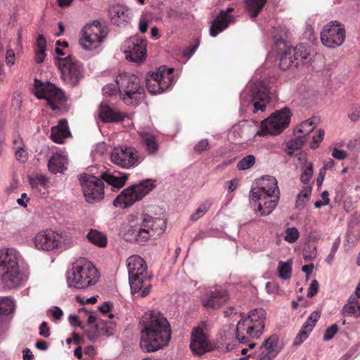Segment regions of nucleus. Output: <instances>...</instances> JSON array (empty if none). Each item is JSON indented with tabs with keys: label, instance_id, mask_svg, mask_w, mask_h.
Masks as SVG:
<instances>
[{
	"label": "nucleus",
	"instance_id": "1",
	"mask_svg": "<svg viewBox=\"0 0 360 360\" xmlns=\"http://www.w3.org/2000/svg\"><path fill=\"white\" fill-rule=\"evenodd\" d=\"M140 347L152 353L167 347L171 340V328L167 319L158 310L146 311L139 321Z\"/></svg>",
	"mask_w": 360,
	"mask_h": 360
},
{
	"label": "nucleus",
	"instance_id": "2",
	"mask_svg": "<svg viewBox=\"0 0 360 360\" xmlns=\"http://www.w3.org/2000/svg\"><path fill=\"white\" fill-rule=\"evenodd\" d=\"M266 311L262 308L251 310L248 315L243 316L238 322L236 328L225 332L223 335L226 350L230 352L235 347L233 342L245 343V333L253 338H258L264 332Z\"/></svg>",
	"mask_w": 360,
	"mask_h": 360
},
{
	"label": "nucleus",
	"instance_id": "3",
	"mask_svg": "<svg viewBox=\"0 0 360 360\" xmlns=\"http://www.w3.org/2000/svg\"><path fill=\"white\" fill-rule=\"evenodd\" d=\"M127 178V174L119 172H105L101 174L100 179L95 176L84 174L80 176L79 181L86 200L92 203L103 198L104 195L103 181L114 188H120L124 186Z\"/></svg>",
	"mask_w": 360,
	"mask_h": 360
},
{
	"label": "nucleus",
	"instance_id": "4",
	"mask_svg": "<svg viewBox=\"0 0 360 360\" xmlns=\"http://www.w3.org/2000/svg\"><path fill=\"white\" fill-rule=\"evenodd\" d=\"M29 274L22 271L18 264V252L13 248L0 250V281L7 288L13 289L24 285Z\"/></svg>",
	"mask_w": 360,
	"mask_h": 360
},
{
	"label": "nucleus",
	"instance_id": "5",
	"mask_svg": "<svg viewBox=\"0 0 360 360\" xmlns=\"http://www.w3.org/2000/svg\"><path fill=\"white\" fill-rule=\"evenodd\" d=\"M257 187L250 192L251 202H258L257 211L262 216L272 212L280 198L277 180L271 176H262L257 182Z\"/></svg>",
	"mask_w": 360,
	"mask_h": 360
},
{
	"label": "nucleus",
	"instance_id": "6",
	"mask_svg": "<svg viewBox=\"0 0 360 360\" xmlns=\"http://www.w3.org/2000/svg\"><path fill=\"white\" fill-rule=\"evenodd\" d=\"M100 278L96 267L89 261L80 259L74 262L67 273V283L70 288L85 290L95 285Z\"/></svg>",
	"mask_w": 360,
	"mask_h": 360
},
{
	"label": "nucleus",
	"instance_id": "7",
	"mask_svg": "<svg viewBox=\"0 0 360 360\" xmlns=\"http://www.w3.org/2000/svg\"><path fill=\"white\" fill-rule=\"evenodd\" d=\"M72 242L70 233L65 229L55 226L43 229L33 238V244L39 250L50 252Z\"/></svg>",
	"mask_w": 360,
	"mask_h": 360
},
{
	"label": "nucleus",
	"instance_id": "8",
	"mask_svg": "<svg viewBox=\"0 0 360 360\" xmlns=\"http://www.w3.org/2000/svg\"><path fill=\"white\" fill-rule=\"evenodd\" d=\"M56 65L60 70L61 79L70 87H75L84 77L83 64L72 55L56 58Z\"/></svg>",
	"mask_w": 360,
	"mask_h": 360
},
{
	"label": "nucleus",
	"instance_id": "9",
	"mask_svg": "<svg viewBox=\"0 0 360 360\" xmlns=\"http://www.w3.org/2000/svg\"><path fill=\"white\" fill-rule=\"evenodd\" d=\"M34 94L39 99L47 101L48 105L53 110H60L66 101L62 90L53 84L34 79Z\"/></svg>",
	"mask_w": 360,
	"mask_h": 360
},
{
	"label": "nucleus",
	"instance_id": "10",
	"mask_svg": "<svg viewBox=\"0 0 360 360\" xmlns=\"http://www.w3.org/2000/svg\"><path fill=\"white\" fill-rule=\"evenodd\" d=\"M107 34V29L102 27L99 21L95 20L82 29L79 44L85 50L95 49L101 44Z\"/></svg>",
	"mask_w": 360,
	"mask_h": 360
},
{
	"label": "nucleus",
	"instance_id": "11",
	"mask_svg": "<svg viewBox=\"0 0 360 360\" xmlns=\"http://www.w3.org/2000/svg\"><path fill=\"white\" fill-rule=\"evenodd\" d=\"M290 120V110L284 108L280 111L273 113L269 117L263 121L261 124V132H257V134L259 135L278 134L288 126Z\"/></svg>",
	"mask_w": 360,
	"mask_h": 360
},
{
	"label": "nucleus",
	"instance_id": "12",
	"mask_svg": "<svg viewBox=\"0 0 360 360\" xmlns=\"http://www.w3.org/2000/svg\"><path fill=\"white\" fill-rule=\"evenodd\" d=\"M174 68H167L165 65L160 66L157 72H153L150 78L146 79V84L151 94H160L168 89L172 84Z\"/></svg>",
	"mask_w": 360,
	"mask_h": 360
},
{
	"label": "nucleus",
	"instance_id": "13",
	"mask_svg": "<svg viewBox=\"0 0 360 360\" xmlns=\"http://www.w3.org/2000/svg\"><path fill=\"white\" fill-rule=\"evenodd\" d=\"M345 30L338 21H333L324 26L321 32V40L326 47L334 49L343 44Z\"/></svg>",
	"mask_w": 360,
	"mask_h": 360
},
{
	"label": "nucleus",
	"instance_id": "14",
	"mask_svg": "<svg viewBox=\"0 0 360 360\" xmlns=\"http://www.w3.org/2000/svg\"><path fill=\"white\" fill-rule=\"evenodd\" d=\"M152 274L148 273L145 260L136 255V297L148 296L152 288L150 280Z\"/></svg>",
	"mask_w": 360,
	"mask_h": 360
},
{
	"label": "nucleus",
	"instance_id": "15",
	"mask_svg": "<svg viewBox=\"0 0 360 360\" xmlns=\"http://www.w3.org/2000/svg\"><path fill=\"white\" fill-rule=\"evenodd\" d=\"M250 101L253 104V112L258 110L264 111L269 101L268 89L264 82H259L252 85L250 89Z\"/></svg>",
	"mask_w": 360,
	"mask_h": 360
},
{
	"label": "nucleus",
	"instance_id": "16",
	"mask_svg": "<svg viewBox=\"0 0 360 360\" xmlns=\"http://www.w3.org/2000/svg\"><path fill=\"white\" fill-rule=\"evenodd\" d=\"M135 76L124 72L116 79L119 91L122 94V100L127 105H131L135 98L134 90Z\"/></svg>",
	"mask_w": 360,
	"mask_h": 360
},
{
	"label": "nucleus",
	"instance_id": "17",
	"mask_svg": "<svg viewBox=\"0 0 360 360\" xmlns=\"http://www.w3.org/2000/svg\"><path fill=\"white\" fill-rule=\"evenodd\" d=\"M133 150L130 147H115L111 153V161L122 167H131L135 163Z\"/></svg>",
	"mask_w": 360,
	"mask_h": 360
},
{
	"label": "nucleus",
	"instance_id": "18",
	"mask_svg": "<svg viewBox=\"0 0 360 360\" xmlns=\"http://www.w3.org/2000/svg\"><path fill=\"white\" fill-rule=\"evenodd\" d=\"M190 347L192 352L197 355H202L210 349V345L207 337L200 327L193 329L191 333Z\"/></svg>",
	"mask_w": 360,
	"mask_h": 360
},
{
	"label": "nucleus",
	"instance_id": "19",
	"mask_svg": "<svg viewBox=\"0 0 360 360\" xmlns=\"http://www.w3.org/2000/svg\"><path fill=\"white\" fill-rule=\"evenodd\" d=\"M233 11V8H228L226 11H221L217 18L213 21L210 27V35L216 37L219 32L226 29L229 24L233 21V17L229 13Z\"/></svg>",
	"mask_w": 360,
	"mask_h": 360
},
{
	"label": "nucleus",
	"instance_id": "20",
	"mask_svg": "<svg viewBox=\"0 0 360 360\" xmlns=\"http://www.w3.org/2000/svg\"><path fill=\"white\" fill-rule=\"evenodd\" d=\"M109 15L112 24L117 26L124 25L129 20L128 8L120 4L113 5L109 9Z\"/></svg>",
	"mask_w": 360,
	"mask_h": 360
},
{
	"label": "nucleus",
	"instance_id": "21",
	"mask_svg": "<svg viewBox=\"0 0 360 360\" xmlns=\"http://www.w3.org/2000/svg\"><path fill=\"white\" fill-rule=\"evenodd\" d=\"M228 300L225 290H214L202 299V304L207 308H217L224 304Z\"/></svg>",
	"mask_w": 360,
	"mask_h": 360
},
{
	"label": "nucleus",
	"instance_id": "22",
	"mask_svg": "<svg viewBox=\"0 0 360 360\" xmlns=\"http://www.w3.org/2000/svg\"><path fill=\"white\" fill-rule=\"evenodd\" d=\"M135 202V184H132L125 188L114 200L113 205L115 207L127 208L131 207Z\"/></svg>",
	"mask_w": 360,
	"mask_h": 360
},
{
	"label": "nucleus",
	"instance_id": "23",
	"mask_svg": "<svg viewBox=\"0 0 360 360\" xmlns=\"http://www.w3.org/2000/svg\"><path fill=\"white\" fill-rule=\"evenodd\" d=\"M69 136L70 131L65 119L60 120L58 124L51 128L50 137L55 143H63L64 139Z\"/></svg>",
	"mask_w": 360,
	"mask_h": 360
},
{
	"label": "nucleus",
	"instance_id": "24",
	"mask_svg": "<svg viewBox=\"0 0 360 360\" xmlns=\"http://www.w3.org/2000/svg\"><path fill=\"white\" fill-rule=\"evenodd\" d=\"M300 50H301L300 48H292L291 46L286 48L280 58L279 66L281 69L285 70L291 67L294 60L298 59L297 55H298Z\"/></svg>",
	"mask_w": 360,
	"mask_h": 360
},
{
	"label": "nucleus",
	"instance_id": "25",
	"mask_svg": "<svg viewBox=\"0 0 360 360\" xmlns=\"http://www.w3.org/2000/svg\"><path fill=\"white\" fill-rule=\"evenodd\" d=\"M68 159L65 155L59 153L53 154L49 160L48 167L53 174L61 173L66 169Z\"/></svg>",
	"mask_w": 360,
	"mask_h": 360
},
{
	"label": "nucleus",
	"instance_id": "26",
	"mask_svg": "<svg viewBox=\"0 0 360 360\" xmlns=\"http://www.w3.org/2000/svg\"><path fill=\"white\" fill-rule=\"evenodd\" d=\"M297 160L302 170L300 176V181L303 184H308L314 174L313 163L311 162H309L306 155L303 153H300Z\"/></svg>",
	"mask_w": 360,
	"mask_h": 360
},
{
	"label": "nucleus",
	"instance_id": "27",
	"mask_svg": "<svg viewBox=\"0 0 360 360\" xmlns=\"http://www.w3.org/2000/svg\"><path fill=\"white\" fill-rule=\"evenodd\" d=\"M98 115L101 120L105 123L118 122L122 119L120 112H115L104 103L100 105Z\"/></svg>",
	"mask_w": 360,
	"mask_h": 360
},
{
	"label": "nucleus",
	"instance_id": "28",
	"mask_svg": "<svg viewBox=\"0 0 360 360\" xmlns=\"http://www.w3.org/2000/svg\"><path fill=\"white\" fill-rule=\"evenodd\" d=\"M13 145L16 160L22 163L27 162L28 152L22 139L20 136H15L13 141Z\"/></svg>",
	"mask_w": 360,
	"mask_h": 360
},
{
	"label": "nucleus",
	"instance_id": "29",
	"mask_svg": "<svg viewBox=\"0 0 360 360\" xmlns=\"http://www.w3.org/2000/svg\"><path fill=\"white\" fill-rule=\"evenodd\" d=\"M342 312L344 316H360V302L354 295L349 297L347 303L342 308Z\"/></svg>",
	"mask_w": 360,
	"mask_h": 360
},
{
	"label": "nucleus",
	"instance_id": "30",
	"mask_svg": "<svg viewBox=\"0 0 360 360\" xmlns=\"http://www.w3.org/2000/svg\"><path fill=\"white\" fill-rule=\"evenodd\" d=\"M249 126L245 122L235 125L229 134V138L233 141H240L248 138Z\"/></svg>",
	"mask_w": 360,
	"mask_h": 360
},
{
	"label": "nucleus",
	"instance_id": "31",
	"mask_svg": "<svg viewBox=\"0 0 360 360\" xmlns=\"http://www.w3.org/2000/svg\"><path fill=\"white\" fill-rule=\"evenodd\" d=\"M155 180L147 179L136 184V201L142 200L155 187Z\"/></svg>",
	"mask_w": 360,
	"mask_h": 360
},
{
	"label": "nucleus",
	"instance_id": "32",
	"mask_svg": "<svg viewBox=\"0 0 360 360\" xmlns=\"http://www.w3.org/2000/svg\"><path fill=\"white\" fill-rule=\"evenodd\" d=\"M114 333V328L112 323H108L103 321V324L98 327L94 332L88 330L87 338L92 342H94L99 336H111Z\"/></svg>",
	"mask_w": 360,
	"mask_h": 360
},
{
	"label": "nucleus",
	"instance_id": "33",
	"mask_svg": "<svg viewBox=\"0 0 360 360\" xmlns=\"http://www.w3.org/2000/svg\"><path fill=\"white\" fill-rule=\"evenodd\" d=\"M262 347L263 348L262 351L275 358L281 349L278 345V337L276 335H271L264 342Z\"/></svg>",
	"mask_w": 360,
	"mask_h": 360
},
{
	"label": "nucleus",
	"instance_id": "34",
	"mask_svg": "<svg viewBox=\"0 0 360 360\" xmlns=\"http://www.w3.org/2000/svg\"><path fill=\"white\" fill-rule=\"evenodd\" d=\"M86 238L90 243L98 247L105 248L107 245L106 236L96 229H91L87 233Z\"/></svg>",
	"mask_w": 360,
	"mask_h": 360
},
{
	"label": "nucleus",
	"instance_id": "35",
	"mask_svg": "<svg viewBox=\"0 0 360 360\" xmlns=\"http://www.w3.org/2000/svg\"><path fill=\"white\" fill-rule=\"evenodd\" d=\"M122 51L127 60L135 62V38L134 37L128 38L124 42L122 46Z\"/></svg>",
	"mask_w": 360,
	"mask_h": 360
},
{
	"label": "nucleus",
	"instance_id": "36",
	"mask_svg": "<svg viewBox=\"0 0 360 360\" xmlns=\"http://www.w3.org/2000/svg\"><path fill=\"white\" fill-rule=\"evenodd\" d=\"M142 141L146 146V150L150 154H153L157 152L158 145L153 135L148 132H139Z\"/></svg>",
	"mask_w": 360,
	"mask_h": 360
},
{
	"label": "nucleus",
	"instance_id": "37",
	"mask_svg": "<svg viewBox=\"0 0 360 360\" xmlns=\"http://www.w3.org/2000/svg\"><path fill=\"white\" fill-rule=\"evenodd\" d=\"M267 0H246L245 4L252 18L257 16Z\"/></svg>",
	"mask_w": 360,
	"mask_h": 360
},
{
	"label": "nucleus",
	"instance_id": "38",
	"mask_svg": "<svg viewBox=\"0 0 360 360\" xmlns=\"http://www.w3.org/2000/svg\"><path fill=\"white\" fill-rule=\"evenodd\" d=\"M147 58V41L136 38V65L143 63Z\"/></svg>",
	"mask_w": 360,
	"mask_h": 360
},
{
	"label": "nucleus",
	"instance_id": "39",
	"mask_svg": "<svg viewBox=\"0 0 360 360\" xmlns=\"http://www.w3.org/2000/svg\"><path fill=\"white\" fill-rule=\"evenodd\" d=\"M15 301L10 297H0V314H9L14 311Z\"/></svg>",
	"mask_w": 360,
	"mask_h": 360
},
{
	"label": "nucleus",
	"instance_id": "40",
	"mask_svg": "<svg viewBox=\"0 0 360 360\" xmlns=\"http://www.w3.org/2000/svg\"><path fill=\"white\" fill-rule=\"evenodd\" d=\"M307 139L301 135L297 136L294 139L290 140L287 143L286 152L288 155L292 156L294 151L302 148L303 144L305 143Z\"/></svg>",
	"mask_w": 360,
	"mask_h": 360
},
{
	"label": "nucleus",
	"instance_id": "41",
	"mask_svg": "<svg viewBox=\"0 0 360 360\" xmlns=\"http://www.w3.org/2000/svg\"><path fill=\"white\" fill-rule=\"evenodd\" d=\"M127 267L128 270V276H129V283L131 288V294L134 293V284L135 283V257L130 256L127 259Z\"/></svg>",
	"mask_w": 360,
	"mask_h": 360
},
{
	"label": "nucleus",
	"instance_id": "42",
	"mask_svg": "<svg viewBox=\"0 0 360 360\" xmlns=\"http://www.w3.org/2000/svg\"><path fill=\"white\" fill-rule=\"evenodd\" d=\"M311 193V188L309 186L304 187L298 194L296 200V207L299 210L304 208L305 203L309 200V195Z\"/></svg>",
	"mask_w": 360,
	"mask_h": 360
},
{
	"label": "nucleus",
	"instance_id": "43",
	"mask_svg": "<svg viewBox=\"0 0 360 360\" xmlns=\"http://www.w3.org/2000/svg\"><path fill=\"white\" fill-rule=\"evenodd\" d=\"M321 316V312L319 311H313L307 318V321L302 326V328L305 330L307 332L311 333L316 326L317 321Z\"/></svg>",
	"mask_w": 360,
	"mask_h": 360
},
{
	"label": "nucleus",
	"instance_id": "44",
	"mask_svg": "<svg viewBox=\"0 0 360 360\" xmlns=\"http://www.w3.org/2000/svg\"><path fill=\"white\" fill-rule=\"evenodd\" d=\"M103 321L101 319H97L93 313H90L87 318V325L85 326H81L84 329L86 335H87L88 330L91 331V328H97L98 327L102 326Z\"/></svg>",
	"mask_w": 360,
	"mask_h": 360
},
{
	"label": "nucleus",
	"instance_id": "45",
	"mask_svg": "<svg viewBox=\"0 0 360 360\" xmlns=\"http://www.w3.org/2000/svg\"><path fill=\"white\" fill-rule=\"evenodd\" d=\"M212 203L209 201H205L202 203L195 212L190 217L191 222H195L198 219L201 218L210 208Z\"/></svg>",
	"mask_w": 360,
	"mask_h": 360
},
{
	"label": "nucleus",
	"instance_id": "46",
	"mask_svg": "<svg viewBox=\"0 0 360 360\" xmlns=\"http://www.w3.org/2000/svg\"><path fill=\"white\" fill-rule=\"evenodd\" d=\"M314 129V123L313 120L309 119L302 124H300L297 127V132L302 134V136H304L307 139V136Z\"/></svg>",
	"mask_w": 360,
	"mask_h": 360
},
{
	"label": "nucleus",
	"instance_id": "47",
	"mask_svg": "<svg viewBox=\"0 0 360 360\" xmlns=\"http://www.w3.org/2000/svg\"><path fill=\"white\" fill-rule=\"evenodd\" d=\"M278 275L283 279H288L291 276L292 267L290 262H279L278 266Z\"/></svg>",
	"mask_w": 360,
	"mask_h": 360
},
{
	"label": "nucleus",
	"instance_id": "48",
	"mask_svg": "<svg viewBox=\"0 0 360 360\" xmlns=\"http://www.w3.org/2000/svg\"><path fill=\"white\" fill-rule=\"evenodd\" d=\"M30 183L32 188L39 189L41 187L46 188L49 183V179L44 175H38L31 178Z\"/></svg>",
	"mask_w": 360,
	"mask_h": 360
},
{
	"label": "nucleus",
	"instance_id": "49",
	"mask_svg": "<svg viewBox=\"0 0 360 360\" xmlns=\"http://www.w3.org/2000/svg\"><path fill=\"white\" fill-rule=\"evenodd\" d=\"M146 229H141L136 234V242L144 243L147 241L152 236L153 229L152 226H146Z\"/></svg>",
	"mask_w": 360,
	"mask_h": 360
},
{
	"label": "nucleus",
	"instance_id": "50",
	"mask_svg": "<svg viewBox=\"0 0 360 360\" xmlns=\"http://www.w3.org/2000/svg\"><path fill=\"white\" fill-rule=\"evenodd\" d=\"M255 157L252 155H250L240 160L238 162L237 167L240 170H245L252 167L255 164Z\"/></svg>",
	"mask_w": 360,
	"mask_h": 360
},
{
	"label": "nucleus",
	"instance_id": "51",
	"mask_svg": "<svg viewBox=\"0 0 360 360\" xmlns=\"http://www.w3.org/2000/svg\"><path fill=\"white\" fill-rule=\"evenodd\" d=\"M299 236V232L295 226L289 227L285 231L284 239L290 243H293L298 239Z\"/></svg>",
	"mask_w": 360,
	"mask_h": 360
},
{
	"label": "nucleus",
	"instance_id": "52",
	"mask_svg": "<svg viewBox=\"0 0 360 360\" xmlns=\"http://www.w3.org/2000/svg\"><path fill=\"white\" fill-rule=\"evenodd\" d=\"M346 238V240L349 246H352L360 238V231H354L353 227H352L348 229Z\"/></svg>",
	"mask_w": 360,
	"mask_h": 360
},
{
	"label": "nucleus",
	"instance_id": "53",
	"mask_svg": "<svg viewBox=\"0 0 360 360\" xmlns=\"http://www.w3.org/2000/svg\"><path fill=\"white\" fill-rule=\"evenodd\" d=\"M143 222L145 223L158 224L161 225L165 224L167 223V219L165 218V216L153 217L148 214H143Z\"/></svg>",
	"mask_w": 360,
	"mask_h": 360
},
{
	"label": "nucleus",
	"instance_id": "54",
	"mask_svg": "<svg viewBox=\"0 0 360 360\" xmlns=\"http://www.w3.org/2000/svg\"><path fill=\"white\" fill-rule=\"evenodd\" d=\"M120 234L126 241L132 242L135 240L134 232L131 227L125 226L124 229L120 231Z\"/></svg>",
	"mask_w": 360,
	"mask_h": 360
},
{
	"label": "nucleus",
	"instance_id": "55",
	"mask_svg": "<svg viewBox=\"0 0 360 360\" xmlns=\"http://www.w3.org/2000/svg\"><path fill=\"white\" fill-rule=\"evenodd\" d=\"M208 236L217 238H229L228 234L223 230V226L211 228L208 233Z\"/></svg>",
	"mask_w": 360,
	"mask_h": 360
},
{
	"label": "nucleus",
	"instance_id": "56",
	"mask_svg": "<svg viewBox=\"0 0 360 360\" xmlns=\"http://www.w3.org/2000/svg\"><path fill=\"white\" fill-rule=\"evenodd\" d=\"M338 331V326L336 324H333L330 327L326 329L324 335H323V340L328 341L333 339L335 335Z\"/></svg>",
	"mask_w": 360,
	"mask_h": 360
},
{
	"label": "nucleus",
	"instance_id": "57",
	"mask_svg": "<svg viewBox=\"0 0 360 360\" xmlns=\"http://www.w3.org/2000/svg\"><path fill=\"white\" fill-rule=\"evenodd\" d=\"M349 117L352 122H356L360 118V106L353 105L351 108V112L349 113Z\"/></svg>",
	"mask_w": 360,
	"mask_h": 360
},
{
	"label": "nucleus",
	"instance_id": "58",
	"mask_svg": "<svg viewBox=\"0 0 360 360\" xmlns=\"http://www.w3.org/2000/svg\"><path fill=\"white\" fill-rule=\"evenodd\" d=\"M310 333L307 332L305 330L301 328L299 333L297 335L294 340V345H299L302 343L308 337Z\"/></svg>",
	"mask_w": 360,
	"mask_h": 360
},
{
	"label": "nucleus",
	"instance_id": "59",
	"mask_svg": "<svg viewBox=\"0 0 360 360\" xmlns=\"http://www.w3.org/2000/svg\"><path fill=\"white\" fill-rule=\"evenodd\" d=\"M328 195H329V194L327 191H324L323 192H322L321 200L316 201L314 203L315 207L319 208V207H322L323 205H328L330 201Z\"/></svg>",
	"mask_w": 360,
	"mask_h": 360
},
{
	"label": "nucleus",
	"instance_id": "60",
	"mask_svg": "<svg viewBox=\"0 0 360 360\" xmlns=\"http://www.w3.org/2000/svg\"><path fill=\"white\" fill-rule=\"evenodd\" d=\"M319 288V284L316 280H313L308 288L307 296L308 297H312L314 295H315Z\"/></svg>",
	"mask_w": 360,
	"mask_h": 360
},
{
	"label": "nucleus",
	"instance_id": "61",
	"mask_svg": "<svg viewBox=\"0 0 360 360\" xmlns=\"http://www.w3.org/2000/svg\"><path fill=\"white\" fill-rule=\"evenodd\" d=\"M324 131L321 129H319L317 135L313 136V143L311 144L310 147L315 149L318 144L322 141Z\"/></svg>",
	"mask_w": 360,
	"mask_h": 360
},
{
	"label": "nucleus",
	"instance_id": "62",
	"mask_svg": "<svg viewBox=\"0 0 360 360\" xmlns=\"http://www.w3.org/2000/svg\"><path fill=\"white\" fill-rule=\"evenodd\" d=\"M50 334V330L47 323L46 321L42 322L39 326V335L44 338H49Z\"/></svg>",
	"mask_w": 360,
	"mask_h": 360
},
{
	"label": "nucleus",
	"instance_id": "63",
	"mask_svg": "<svg viewBox=\"0 0 360 360\" xmlns=\"http://www.w3.org/2000/svg\"><path fill=\"white\" fill-rule=\"evenodd\" d=\"M36 50H46V41L42 34H39L36 41Z\"/></svg>",
	"mask_w": 360,
	"mask_h": 360
},
{
	"label": "nucleus",
	"instance_id": "64",
	"mask_svg": "<svg viewBox=\"0 0 360 360\" xmlns=\"http://www.w3.org/2000/svg\"><path fill=\"white\" fill-rule=\"evenodd\" d=\"M107 151V145L104 142L98 143L94 149V153L99 155H103Z\"/></svg>",
	"mask_w": 360,
	"mask_h": 360
}]
</instances>
